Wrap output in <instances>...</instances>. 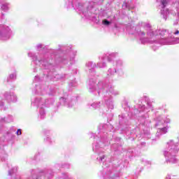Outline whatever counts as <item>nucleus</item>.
Segmentation results:
<instances>
[{
    "label": "nucleus",
    "instance_id": "39448f33",
    "mask_svg": "<svg viewBox=\"0 0 179 179\" xmlns=\"http://www.w3.org/2000/svg\"><path fill=\"white\" fill-rule=\"evenodd\" d=\"M10 77L11 78V79H13V78H15V75H11L10 76Z\"/></svg>",
    "mask_w": 179,
    "mask_h": 179
},
{
    "label": "nucleus",
    "instance_id": "f257e3e1",
    "mask_svg": "<svg viewBox=\"0 0 179 179\" xmlns=\"http://www.w3.org/2000/svg\"><path fill=\"white\" fill-rule=\"evenodd\" d=\"M103 24H105V26H108L110 24V22L107 20H105L102 22Z\"/></svg>",
    "mask_w": 179,
    "mask_h": 179
},
{
    "label": "nucleus",
    "instance_id": "f03ea898",
    "mask_svg": "<svg viewBox=\"0 0 179 179\" xmlns=\"http://www.w3.org/2000/svg\"><path fill=\"white\" fill-rule=\"evenodd\" d=\"M162 5L164 7H166V5H167V0H162Z\"/></svg>",
    "mask_w": 179,
    "mask_h": 179
},
{
    "label": "nucleus",
    "instance_id": "7ed1b4c3",
    "mask_svg": "<svg viewBox=\"0 0 179 179\" xmlns=\"http://www.w3.org/2000/svg\"><path fill=\"white\" fill-rule=\"evenodd\" d=\"M17 135H22V130L21 129H18L17 131Z\"/></svg>",
    "mask_w": 179,
    "mask_h": 179
},
{
    "label": "nucleus",
    "instance_id": "20e7f679",
    "mask_svg": "<svg viewBox=\"0 0 179 179\" xmlns=\"http://www.w3.org/2000/svg\"><path fill=\"white\" fill-rule=\"evenodd\" d=\"M100 159H101V162H103V159H104V156L101 157Z\"/></svg>",
    "mask_w": 179,
    "mask_h": 179
},
{
    "label": "nucleus",
    "instance_id": "423d86ee",
    "mask_svg": "<svg viewBox=\"0 0 179 179\" xmlns=\"http://www.w3.org/2000/svg\"><path fill=\"white\" fill-rule=\"evenodd\" d=\"M179 34V31L178 30H177L175 33H174V34Z\"/></svg>",
    "mask_w": 179,
    "mask_h": 179
},
{
    "label": "nucleus",
    "instance_id": "1a4fd4ad",
    "mask_svg": "<svg viewBox=\"0 0 179 179\" xmlns=\"http://www.w3.org/2000/svg\"><path fill=\"white\" fill-rule=\"evenodd\" d=\"M9 174H10V172H9Z\"/></svg>",
    "mask_w": 179,
    "mask_h": 179
},
{
    "label": "nucleus",
    "instance_id": "6e6552de",
    "mask_svg": "<svg viewBox=\"0 0 179 179\" xmlns=\"http://www.w3.org/2000/svg\"><path fill=\"white\" fill-rule=\"evenodd\" d=\"M0 36H2V32L0 31Z\"/></svg>",
    "mask_w": 179,
    "mask_h": 179
},
{
    "label": "nucleus",
    "instance_id": "0eeeda50",
    "mask_svg": "<svg viewBox=\"0 0 179 179\" xmlns=\"http://www.w3.org/2000/svg\"><path fill=\"white\" fill-rule=\"evenodd\" d=\"M8 99H12V96H8Z\"/></svg>",
    "mask_w": 179,
    "mask_h": 179
}]
</instances>
